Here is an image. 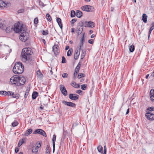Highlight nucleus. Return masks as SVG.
Segmentation results:
<instances>
[{
    "label": "nucleus",
    "mask_w": 154,
    "mask_h": 154,
    "mask_svg": "<svg viewBox=\"0 0 154 154\" xmlns=\"http://www.w3.org/2000/svg\"><path fill=\"white\" fill-rule=\"evenodd\" d=\"M33 53L32 49L30 48H24L21 51V56L22 59L27 64L32 65L34 63V60L31 57Z\"/></svg>",
    "instance_id": "1"
},
{
    "label": "nucleus",
    "mask_w": 154,
    "mask_h": 154,
    "mask_svg": "<svg viewBox=\"0 0 154 154\" xmlns=\"http://www.w3.org/2000/svg\"><path fill=\"white\" fill-rule=\"evenodd\" d=\"M24 70L23 65L20 62L16 63L13 69V72L15 74H17L22 73Z\"/></svg>",
    "instance_id": "2"
},
{
    "label": "nucleus",
    "mask_w": 154,
    "mask_h": 154,
    "mask_svg": "<svg viewBox=\"0 0 154 154\" xmlns=\"http://www.w3.org/2000/svg\"><path fill=\"white\" fill-rule=\"evenodd\" d=\"M14 31L16 33L21 32L25 30H26L27 28L25 25L22 24L20 26V23H15L14 25Z\"/></svg>",
    "instance_id": "3"
},
{
    "label": "nucleus",
    "mask_w": 154,
    "mask_h": 154,
    "mask_svg": "<svg viewBox=\"0 0 154 154\" xmlns=\"http://www.w3.org/2000/svg\"><path fill=\"white\" fill-rule=\"evenodd\" d=\"M29 33L26 32V30H25L21 32L19 38L21 41L25 42L29 39Z\"/></svg>",
    "instance_id": "4"
},
{
    "label": "nucleus",
    "mask_w": 154,
    "mask_h": 154,
    "mask_svg": "<svg viewBox=\"0 0 154 154\" xmlns=\"http://www.w3.org/2000/svg\"><path fill=\"white\" fill-rule=\"evenodd\" d=\"M84 23L82 21L80 22L78 24L77 27L76 33L78 35L80 34L83 30Z\"/></svg>",
    "instance_id": "5"
},
{
    "label": "nucleus",
    "mask_w": 154,
    "mask_h": 154,
    "mask_svg": "<svg viewBox=\"0 0 154 154\" xmlns=\"http://www.w3.org/2000/svg\"><path fill=\"white\" fill-rule=\"evenodd\" d=\"M82 10L87 12H93L94 11V8L91 5H86L81 7Z\"/></svg>",
    "instance_id": "6"
},
{
    "label": "nucleus",
    "mask_w": 154,
    "mask_h": 154,
    "mask_svg": "<svg viewBox=\"0 0 154 154\" xmlns=\"http://www.w3.org/2000/svg\"><path fill=\"white\" fill-rule=\"evenodd\" d=\"M21 80L20 77L18 75H15L11 77L10 79L11 82L13 84H18V82H20V81Z\"/></svg>",
    "instance_id": "7"
},
{
    "label": "nucleus",
    "mask_w": 154,
    "mask_h": 154,
    "mask_svg": "<svg viewBox=\"0 0 154 154\" xmlns=\"http://www.w3.org/2000/svg\"><path fill=\"white\" fill-rule=\"evenodd\" d=\"M52 51L54 52V54L57 56L60 53L59 47L58 44H54L52 47Z\"/></svg>",
    "instance_id": "8"
},
{
    "label": "nucleus",
    "mask_w": 154,
    "mask_h": 154,
    "mask_svg": "<svg viewBox=\"0 0 154 154\" xmlns=\"http://www.w3.org/2000/svg\"><path fill=\"white\" fill-rule=\"evenodd\" d=\"M33 134H38L46 137V134L45 132L43 130L40 129H37L35 130L33 132Z\"/></svg>",
    "instance_id": "9"
},
{
    "label": "nucleus",
    "mask_w": 154,
    "mask_h": 154,
    "mask_svg": "<svg viewBox=\"0 0 154 154\" xmlns=\"http://www.w3.org/2000/svg\"><path fill=\"white\" fill-rule=\"evenodd\" d=\"M60 89L62 93L65 96L68 94V92L64 85H60Z\"/></svg>",
    "instance_id": "10"
},
{
    "label": "nucleus",
    "mask_w": 154,
    "mask_h": 154,
    "mask_svg": "<svg viewBox=\"0 0 154 154\" xmlns=\"http://www.w3.org/2000/svg\"><path fill=\"white\" fill-rule=\"evenodd\" d=\"M146 118L150 120H154V114L151 113L150 112H147L146 114Z\"/></svg>",
    "instance_id": "11"
},
{
    "label": "nucleus",
    "mask_w": 154,
    "mask_h": 154,
    "mask_svg": "<svg viewBox=\"0 0 154 154\" xmlns=\"http://www.w3.org/2000/svg\"><path fill=\"white\" fill-rule=\"evenodd\" d=\"M69 97L71 100H76L79 99V96L75 94H70L69 95Z\"/></svg>",
    "instance_id": "12"
},
{
    "label": "nucleus",
    "mask_w": 154,
    "mask_h": 154,
    "mask_svg": "<svg viewBox=\"0 0 154 154\" xmlns=\"http://www.w3.org/2000/svg\"><path fill=\"white\" fill-rule=\"evenodd\" d=\"M62 103L65 105L70 107H75L76 106V104L75 103L72 102H67L65 100H63Z\"/></svg>",
    "instance_id": "13"
},
{
    "label": "nucleus",
    "mask_w": 154,
    "mask_h": 154,
    "mask_svg": "<svg viewBox=\"0 0 154 154\" xmlns=\"http://www.w3.org/2000/svg\"><path fill=\"white\" fill-rule=\"evenodd\" d=\"M85 23H87L88 25H84L85 27H94L95 26V23L92 21H85Z\"/></svg>",
    "instance_id": "14"
},
{
    "label": "nucleus",
    "mask_w": 154,
    "mask_h": 154,
    "mask_svg": "<svg viewBox=\"0 0 154 154\" xmlns=\"http://www.w3.org/2000/svg\"><path fill=\"white\" fill-rule=\"evenodd\" d=\"M80 55V51L78 49H76L74 55V58L75 60H77L78 59V58Z\"/></svg>",
    "instance_id": "15"
},
{
    "label": "nucleus",
    "mask_w": 154,
    "mask_h": 154,
    "mask_svg": "<svg viewBox=\"0 0 154 154\" xmlns=\"http://www.w3.org/2000/svg\"><path fill=\"white\" fill-rule=\"evenodd\" d=\"M56 21L60 29L62 30L63 26L62 23L61 19L59 17H57Z\"/></svg>",
    "instance_id": "16"
},
{
    "label": "nucleus",
    "mask_w": 154,
    "mask_h": 154,
    "mask_svg": "<svg viewBox=\"0 0 154 154\" xmlns=\"http://www.w3.org/2000/svg\"><path fill=\"white\" fill-rule=\"evenodd\" d=\"M149 96L150 97V100L153 101L154 100V89H152L150 91Z\"/></svg>",
    "instance_id": "17"
},
{
    "label": "nucleus",
    "mask_w": 154,
    "mask_h": 154,
    "mask_svg": "<svg viewBox=\"0 0 154 154\" xmlns=\"http://www.w3.org/2000/svg\"><path fill=\"white\" fill-rule=\"evenodd\" d=\"M21 80L20 81V82H18L17 85L18 86H20L23 85L25 83L26 80L23 77L22 79L21 77L20 78Z\"/></svg>",
    "instance_id": "18"
},
{
    "label": "nucleus",
    "mask_w": 154,
    "mask_h": 154,
    "mask_svg": "<svg viewBox=\"0 0 154 154\" xmlns=\"http://www.w3.org/2000/svg\"><path fill=\"white\" fill-rule=\"evenodd\" d=\"M26 140V139L24 138H23L19 140L17 146L19 147H20L21 145L25 142Z\"/></svg>",
    "instance_id": "19"
},
{
    "label": "nucleus",
    "mask_w": 154,
    "mask_h": 154,
    "mask_svg": "<svg viewBox=\"0 0 154 154\" xmlns=\"http://www.w3.org/2000/svg\"><path fill=\"white\" fill-rule=\"evenodd\" d=\"M32 131V130L31 128H29L27 130L24 134V135L26 136H28L30 134Z\"/></svg>",
    "instance_id": "20"
},
{
    "label": "nucleus",
    "mask_w": 154,
    "mask_h": 154,
    "mask_svg": "<svg viewBox=\"0 0 154 154\" xmlns=\"http://www.w3.org/2000/svg\"><path fill=\"white\" fill-rule=\"evenodd\" d=\"M71 85L72 86L76 88H78L80 87L79 85L75 82H72L71 83Z\"/></svg>",
    "instance_id": "21"
},
{
    "label": "nucleus",
    "mask_w": 154,
    "mask_h": 154,
    "mask_svg": "<svg viewBox=\"0 0 154 154\" xmlns=\"http://www.w3.org/2000/svg\"><path fill=\"white\" fill-rule=\"evenodd\" d=\"M32 150L33 153L38 154V149L37 147L33 146L32 147Z\"/></svg>",
    "instance_id": "22"
},
{
    "label": "nucleus",
    "mask_w": 154,
    "mask_h": 154,
    "mask_svg": "<svg viewBox=\"0 0 154 154\" xmlns=\"http://www.w3.org/2000/svg\"><path fill=\"white\" fill-rule=\"evenodd\" d=\"M38 96V93L37 91H33L32 94V99L33 100L35 99Z\"/></svg>",
    "instance_id": "23"
},
{
    "label": "nucleus",
    "mask_w": 154,
    "mask_h": 154,
    "mask_svg": "<svg viewBox=\"0 0 154 154\" xmlns=\"http://www.w3.org/2000/svg\"><path fill=\"white\" fill-rule=\"evenodd\" d=\"M76 16L78 18H80L82 16V13L81 11L77 10L76 11Z\"/></svg>",
    "instance_id": "24"
},
{
    "label": "nucleus",
    "mask_w": 154,
    "mask_h": 154,
    "mask_svg": "<svg viewBox=\"0 0 154 154\" xmlns=\"http://www.w3.org/2000/svg\"><path fill=\"white\" fill-rule=\"evenodd\" d=\"M12 95H11V98H16V99H18L19 98V96H20V95L19 94H18V93L15 94V93L14 92H12Z\"/></svg>",
    "instance_id": "25"
},
{
    "label": "nucleus",
    "mask_w": 154,
    "mask_h": 154,
    "mask_svg": "<svg viewBox=\"0 0 154 154\" xmlns=\"http://www.w3.org/2000/svg\"><path fill=\"white\" fill-rule=\"evenodd\" d=\"M142 20L144 23L147 22V16L146 14H143L142 15Z\"/></svg>",
    "instance_id": "26"
},
{
    "label": "nucleus",
    "mask_w": 154,
    "mask_h": 154,
    "mask_svg": "<svg viewBox=\"0 0 154 154\" xmlns=\"http://www.w3.org/2000/svg\"><path fill=\"white\" fill-rule=\"evenodd\" d=\"M37 76L38 77L40 78H42L43 77V74L41 72L40 70H38L37 71Z\"/></svg>",
    "instance_id": "27"
},
{
    "label": "nucleus",
    "mask_w": 154,
    "mask_h": 154,
    "mask_svg": "<svg viewBox=\"0 0 154 154\" xmlns=\"http://www.w3.org/2000/svg\"><path fill=\"white\" fill-rule=\"evenodd\" d=\"M97 149L99 152L103 153V149L101 146L100 145L97 147Z\"/></svg>",
    "instance_id": "28"
},
{
    "label": "nucleus",
    "mask_w": 154,
    "mask_h": 154,
    "mask_svg": "<svg viewBox=\"0 0 154 154\" xmlns=\"http://www.w3.org/2000/svg\"><path fill=\"white\" fill-rule=\"evenodd\" d=\"M129 51L131 52H133L134 50L135 47L133 45H132L129 47Z\"/></svg>",
    "instance_id": "29"
},
{
    "label": "nucleus",
    "mask_w": 154,
    "mask_h": 154,
    "mask_svg": "<svg viewBox=\"0 0 154 154\" xmlns=\"http://www.w3.org/2000/svg\"><path fill=\"white\" fill-rule=\"evenodd\" d=\"M46 18L47 20L49 22H51V17L48 13L46 14Z\"/></svg>",
    "instance_id": "30"
},
{
    "label": "nucleus",
    "mask_w": 154,
    "mask_h": 154,
    "mask_svg": "<svg viewBox=\"0 0 154 154\" xmlns=\"http://www.w3.org/2000/svg\"><path fill=\"white\" fill-rule=\"evenodd\" d=\"M13 29V28H11L10 27H7L5 29L6 32L7 33H9Z\"/></svg>",
    "instance_id": "31"
},
{
    "label": "nucleus",
    "mask_w": 154,
    "mask_h": 154,
    "mask_svg": "<svg viewBox=\"0 0 154 154\" xmlns=\"http://www.w3.org/2000/svg\"><path fill=\"white\" fill-rule=\"evenodd\" d=\"M56 136L55 134H54L53 135V137L52 139L53 142V145H55V142L56 141Z\"/></svg>",
    "instance_id": "32"
},
{
    "label": "nucleus",
    "mask_w": 154,
    "mask_h": 154,
    "mask_svg": "<svg viewBox=\"0 0 154 154\" xmlns=\"http://www.w3.org/2000/svg\"><path fill=\"white\" fill-rule=\"evenodd\" d=\"M75 16V12L74 11L72 10L71 11L70 16L71 17H73Z\"/></svg>",
    "instance_id": "33"
},
{
    "label": "nucleus",
    "mask_w": 154,
    "mask_h": 154,
    "mask_svg": "<svg viewBox=\"0 0 154 154\" xmlns=\"http://www.w3.org/2000/svg\"><path fill=\"white\" fill-rule=\"evenodd\" d=\"M18 124L19 123L17 122V121H15L14 122H13L11 125L13 127H14L17 126L18 125Z\"/></svg>",
    "instance_id": "34"
},
{
    "label": "nucleus",
    "mask_w": 154,
    "mask_h": 154,
    "mask_svg": "<svg viewBox=\"0 0 154 154\" xmlns=\"http://www.w3.org/2000/svg\"><path fill=\"white\" fill-rule=\"evenodd\" d=\"M87 87V85L86 84H83L81 85V88L83 90H86Z\"/></svg>",
    "instance_id": "35"
},
{
    "label": "nucleus",
    "mask_w": 154,
    "mask_h": 154,
    "mask_svg": "<svg viewBox=\"0 0 154 154\" xmlns=\"http://www.w3.org/2000/svg\"><path fill=\"white\" fill-rule=\"evenodd\" d=\"M42 34L43 35H46L48 34V30H43L42 31Z\"/></svg>",
    "instance_id": "36"
},
{
    "label": "nucleus",
    "mask_w": 154,
    "mask_h": 154,
    "mask_svg": "<svg viewBox=\"0 0 154 154\" xmlns=\"http://www.w3.org/2000/svg\"><path fill=\"white\" fill-rule=\"evenodd\" d=\"M72 49L70 48L67 51V56H70L72 54Z\"/></svg>",
    "instance_id": "37"
},
{
    "label": "nucleus",
    "mask_w": 154,
    "mask_h": 154,
    "mask_svg": "<svg viewBox=\"0 0 154 154\" xmlns=\"http://www.w3.org/2000/svg\"><path fill=\"white\" fill-rule=\"evenodd\" d=\"M85 76V75L83 73H79L78 74L77 78L79 79H80L82 77H84Z\"/></svg>",
    "instance_id": "38"
},
{
    "label": "nucleus",
    "mask_w": 154,
    "mask_h": 154,
    "mask_svg": "<svg viewBox=\"0 0 154 154\" xmlns=\"http://www.w3.org/2000/svg\"><path fill=\"white\" fill-rule=\"evenodd\" d=\"M85 34V32L83 33L82 35V38L81 39L80 42L81 43H84L85 42V37H84Z\"/></svg>",
    "instance_id": "39"
},
{
    "label": "nucleus",
    "mask_w": 154,
    "mask_h": 154,
    "mask_svg": "<svg viewBox=\"0 0 154 154\" xmlns=\"http://www.w3.org/2000/svg\"><path fill=\"white\" fill-rule=\"evenodd\" d=\"M5 5V2L2 1V2H0V8H4Z\"/></svg>",
    "instance_id": "40"
},
{
    "label": "nucleus",
    "mask_w": 154,
    "mask_h": 154,
    "mask_svg": "<svg viewBox=\"0 0 154 154\" xmlns=\"http://www.w3.org/2000/svg\"><path fill=\"white\" fill-rule=\"evenodd\" d=\"M45 153L46 154H50V151L49 146L47 145Z\"/></svg>",
    "instance_id": "41"
},
{
    "label": "nucleus",
    "mask_w": 154,
    "mask_h": 154,
    "mask_svg": "<svg viewBox=\"0 0 154 154\" xmlns=\"http://www.w3.org/2000/svg\"><path fill=\"white\" fill-rule=\"evenodd\" d=\"M83 43L82 44V43L80 42L79 43V46L77 47V48L79 49H78L79 50V51H80L81 47L83 46Z\"/></svg>",
    "instance_id": "42"
},
{
    "label": "nucleus",
    "mask_w": 154,
    "mask_h": 154,
    "mask_svg": "<svg viewBox=\"0 0 154 154\" xmlns=\"http://www.w3.org/2000/svg\"><path fill=\"white\" fill-rule=\"evenodd\" d=\"M38 18L37 17L35 18L34 20V23L35 24H37L38 23Z\"/></svg>",
    "instance_id": "43"
},
{
    "label": "nucleus",
    "mask_w": 154,
    "mask_h": 154,
    "mask_svg": "<svg viewBox=\"0 0 154 154\" xmlns=\"http://www.w3.org/2000/svg\"><path fill=\"white\" fill-rule=\"evenodd\" d=\"M66 62V60L65 58L63 56L62 57V60L61 63H65Z\"/></svg>",
    "instance_id": "44"
},
{
    "label": "nucleus",
    "mask_w": 154,
    "mask_h": 154,
    "mask_svg": "<svg viewBox=\"0 0 154 154\" xmlns=\"http://www.w3.org/2000/svg\"><path fill=\"white\" fill-rule=\"evenodd\" d=\"M41 145V143L39 142L38 143H37L35 145V147H37L38 149V148L40 147Z\"/></svg>",
    "instance_id": "45"
},
{
    "label": "nucleus",
    "mask_w": 154,
    "mask_h": 154,
    "mask_svg": "<svg viewBox=\"0 0 154 154\" xmlns=\"http://www.w3.org/2000/svg\"><path fill=\"white\" fill-rule=\"evenodd\" d=\"M12 92L11 91H8L6 92L7 95L8 96H11L12 94Z\"/></svg>",
    "instance_id": "46"
},
{
    "label": "nucleus",
    "mask_w": 154,
    "mask_h": 154,
    "mask_svg": "<svg viewBox=\"0 0 154 154\" xmlns=\"http://www.w3.org/2000/svg\"><path fill=\"white\" fill-rule=\"evenodd\" d=\"M146 110H149L150 111H152L154 110V107H148L147 109Z\"/></svg>",
    "instance_id": "47"
},
{
    "label": "nucleus",
    "mask_w": 154,
    "mask_h": 154,
    "mask_svg": "<svg viewBox=\"0 0 154 154\" xmlns=\"http://www.w3.org/2000/svg\"><path fill=\"white\" fill-rule=\"evenodd\" d=\"M86 53V50L85 49H84L82 50V53L81 54L84 55H85Z\"/></svg>",
    "instance_id": "48"
},
{
    "label": "nucleus",
    "mask_w": 154,
    "mask_h": 154,
    "mask_svg": "<svg viewBox=\"0 0 154 154\" xmlns=\"http://www.w3.org/2000/svg\"><path fill=\"white\" fill-rule=\"evenodd\" d=\"M77 21V19H72L70 21V23L72 24H73L74 23Z\"/></svg>",
    "instance_id": "49"
},
{
    "label": "nucleus",
    "mask_w": 154,
    "mask_h": 154,
    "mask_svg": "<svg viewBox=\"0 0 154 154\" xmlns=\"http://www.w3.org/2000/svg\"><path fill=\"white\" fill-rule=\"evenodd\" d=\"M68 74L67 73H64L62 75V77L63 78H65L67 77Z\"/></svg>",
    "instance_id": "50"
},
{
    "label": "nucleus",
    "mask_w": 154,
    "mask_h": 154,
    "mask_svg": "<svg viewBox=\"0 0 154 154\" xmlns=\"http://www.w3.org/2000/svg\"><path fill=\"white\" fill-rule=\"evenodd\" d=\"M82 91L81 90H79L76 91V93L81 95V93L82 92Z\"/></svg>",
    "instance_id": "51"
},
{
    "label": "nucleus",
    "mask_w": 154,
    "mask_h": 154,
    "mask_svg": "<svg viewBox=\"0 0 154 154\" xmlns=\"http://www.w3.org/2000/svg\"><path fill=\"white\" fill-rule=\"evenodd\" d=\"M88 42L89 43L92 44L94 43V41L93 39H91L88 41Z\"/></svg>",
    "instance_id": "52"
},
{
    "label": "nucleus",
    "mask_w": 154,
    "mask_h": 154,
    "mask_svg": "<svg viewBox=\"0 0 154 154\" xmlns=\"http://www.w3.org/2000/svg\"><path fill=\"white\" fill-rule=\"evenodd\" d=\"M104 150L103 154H106V145H105L104 146Z\"/></svg>",
    "instance_id": "53"
},
{
    "label": "nucleus",
    "mask_w": 154,
    "mask_h": 154,
    "mask_svg": "<svg viewBox=\"0 0 154 154\" xmlns=\"http://www.w3.org/2000/svg\"><path fill=\"white\" fill-rule=\"evenodd\" d=\"M10 5V4L9 3H5V5L4 8H7Z\"/></svg>",
    "instance_id": "54"
},
{
    "label": "nucleus",
    "mask_w": 154,
    "mask_h": 154,
    "mask_svg": "<svg viewBox=\"0 0 154 154\" xmlns=\"http://www.w3.org/2000/svg\"><path fill=\"white\" fill-rule=\"evenodd\" d=\"M77 74L78 73H76L75 72H74L73 77V79L74 80L75 79H76Z\"/></svg>",
    "instance_id": "55"
},
{
    "label": "nucleus",
    "mask_w": 154,
    "mask_h": 154,
    "mask_svg": "<svg viewBox=\"0 0 154 154\" xmlns=\"http://www.w3.org/2000/svg\"><path fill=\"white\" fill-rule=\"evenodd\" d=\"M19 149L17 147L15 148V153H17L19 151Z\"/></svg>",
    "instance_id": "56"
},
{
    "label": "nucleus",
    "mask_w": 154,
    "mask_h": 154,
    "mask_svg": "<svg viewBox=\"0 0 154 154\" xmlns=\"http://www.w3.org/2000/svg\"><path fill=\"white\" fill-rule=\"evenodd\" d=\"M29 94V93H27V92H25L24 94V98L26 99Z\"/></svg>",
    "instance_id": "57"
},
{
    "label": "nucleus",
    "mask_w": 154,
    "mask_h": 154,
    "mask_svg": "<svg viewBox=\"0 0 154 154\" xmlns=\"http://www.w3.org/2000/svg\"><path fill=\"white\" fill-rule=\"evenodd\" d=\"M152 30H151V29H149V33H148V38H149V37H150V34H151V32H152Z\"/></svg>",
    "instance_id": "58"
},
{
    "label": "nucleus",
    "mask_w": 154,
    "mask_h": 154,
    "mask_svg": "<svg viewBox=\"0 0 154 154\" xmlns=\"http://www.w3.org/2000/svg\"><path fill=\"white\" fill-rule=\"evenodd\" d=\"M152 30H151V29H149V33H148V38H149V37H150V34H151V32H152Z\"/></svg>",
    "instance_id": "59"
},
{
    "label": "nucleus",
    "mask_w": 154,
    "mask_h": 154,
    "mask_svg": "<svg viewBox=\"0 0 154 154\" xmlns=\"http://www.w3.org/2000/svg\"><path fill=\"white\" fill-rule=\"evenodd\" d=\"M79 69H76V68H75V73H78L79 72Z\"/></svg>",
    "instance_id": "60"
},
{
    "label": "nucleus",
    "mask_w": 154,
    "mask_h": 154,
    "mask_svg": "<svg viewBox=\"0 0 154 154\" xmlns=\"http://www.w3.org/2000/svg\"><path fill=\"white\" fill-rule=\"evenodd\" d=\"M4 25H3L2 23H0V28L4 29Z\"/></svg>",
    "instance_id": "61"
},
{
    "label": "nucleus",
    "mask_w": 154,
    "mask_h": 154,
    "mask_svg": "<svg viewBox=\"0 0 154 154\" xmlns=\"http://www.w3.org/2000/svg\"><path fill=\"white\" fill-rule=\"evenodd\" d=\"M7 91H3V93H2V95H4L5 96L7 95L6 94Z\"/></svg>",
    "instance_id": "62"
},
{
    "label": "nucleus",
    "mask_w": 154,
    "mask_h": 154,
    "mask_svg": "<svg viewBox=\"0 0 154 154\" xmlns=\"http://www.w3.org/2000/svg\"><path fill=\"white\" fill-rule=\"evenodd\" d=\"M153 25L152 26L150 27V29H151L152 30L154 29V23L153 22Z\"/></svg>",
    "instance_id": "63"
},
{
    "label": "nucleus",
    "mask_w": 154,
    "mask_h": 154,
    "mask_svg": "<svg viewBox=\"0 0 154 154\" xmlns=\"http://www.w3.org/2000/svg\"><path fill=\"white\" fill-rule=\"evenodd\" d=\"M69 46H66V48H65V50H68V49H69Z\"/></svg>",
    "instance_id": "64"
}]
</instances>
